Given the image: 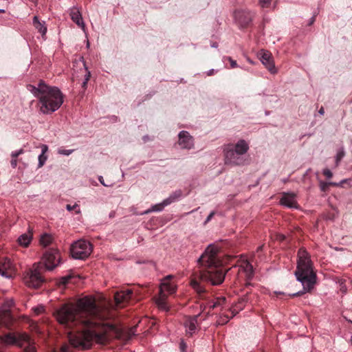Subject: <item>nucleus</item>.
<instances>
[{"mask_svg": "<svg viewBox=\"0 0 352 352\" xmlns=\"http://www.w3.org/2000/svg\"><path fill=\"white\" fill-rule=\"evenodd\" d=\"M96 306L94 298L85 296L77 302V307L64 305L56 311V318L59 323L72 328L81 325L82 329L76 334H69L72 346L80 349L91 348L92 342L105 344L109 339L108 333L116 331L111 324H98L84 315L95 311Z\"/></svg>", "mask_w": 352, "mask_h": 352, "instance_id": "nucleus-1", "label": "nucleus"}, {"mask_svg": "<svg viewBox=\"0 0 352 352\" xmlns=\"http://www.w3.org/2000/svg\"><path fill=\"white\" fill-rule=\"evenodd\" d=\"M218 252L217 246L210 244L197 259L198 264L207 267L206 270L200 272V280L212 285H221L225 279L226 273V270L221 266V261L217 258Z\"/></svg>", "mask_w": 352, "mask_h": 352, "instance_id": "nucleus-2", "label": "nucleus"}, {"mask_svg": "<svg viewBox=\"0 0 352 352\" xmlns=\"http://www.w3.org/2000/svg\"><path fill=\"white\" fill-rule=\"evenodd\" d=\"M28 89L38 99L40 111L44 114H51L57 111L63 103V94L55 86H49L40 80L38 86L29 85Z\"/></svg>", "mask_w": 352, "mask_h": 352, "instance_id": "nucleus-3", "label": "nucleus"}, {"mask_svg": "<svg viewBox=\"0 0 352 352\" xmlns=\"http://www.w3.org/2000/svg\"><path fill=\"white\" fill-rule=\"evenodd\" d=\"M294 274L297 280L302 283L303 289L289 294L290 296H300L314 288L317 276L313 270L310 255L303 248H300L298 252L297 267Z\"/></svg>", "mask_w": 352, "mask_h": 352, "instance_id": "nucleus-4", "label": "nucleus"}, {"mask_svg": "<svg viewBox=\"0 0 352 352\" xmlns=\"http://www.w3.org/2000/svg\"><path fill=\"white\" fill-rule=\"evenodd\" d=\"M249 145L244 140H239L236 144H225L223 148L224 164L230 166H242L246 162L244 155L248 151Z\"/></svg>", "mask_w": 352, "mask_h": 352, "instance_id": "nucleus-5", "label": "nucleus"}, {"mask_svg": "<svg viewBox=\"0 0 352 352\" xmlns=\"http://www.w3.org/2000/svg\"><path fill=\"white\" fill-rule=\"evenodd\" d=\"M45 270L42 263L34 264L24 275L25 284L29 287H39L45 281L42 274Z\"/></svg>", "mask_w": 352, "mask_h": 352, "instance_id": "nucleus-6", "label": "nucleus"}, {"mask_svg": "<svg viewBox=\"0 0 352 352\" xmlns=\"http://www.w3.org/2000/svg\"><path fill=\"white\" fill-rule=\"evenodd\" d=\"M92 252L91 244L85 240H78L74 242L71 247V254L75 259H85Z\"/></svg>", "mask_w": 352, "mask_h": 352, "instance_id": "nucleus-7", "label": "nucleus"}, {"mask_svg": "<svg viewBox=\"0 0 352 352\" xmlns=\"http://www.w3.org/2000/svg\"><path fill=\"white\" fill-rule=\"evenodd\" d=\"M43 265L46 270H53L60 262V252L56 249H49L43 255Z\"/></svg>", "mask_w": 352, "mask_h": 352, "instance_id": "nucleus-8", "label": "nucleus"}, {"mask_svg": "<svg viewBox=\"0 0 352 352\" xmlns=\"http://www.w3.org/2000/svg\"><path fill=\"white\" fill-rule=\"evenodd\" d=\"M254 14L248 10H239L234 12L235 22L240 28H247L252 21Z\"/></svg>", "mask_w": 352, "mask_h": 352, "instance_id": "nucleus-9", "label": "nucleus"}, {"mask_svg": "<svg viewBox=\"0 0 352 352\" xmlns=\"http://www.w3.org/2000/svg\"><path fill=\"white\" fill-rule=\"evenodd\" d=\"M182 195V192L181 190H177L173 193H171L168 197L163 200V201L160 204H157L152 206L151 208L146 211L144 213H148L150 212H160L166 206L170 205L172 203H174L179 199V198Z\"/></svg>", "mask_w": 352, "mask_h": 352, "instance_id": "nucleus-10", "label": "nucleus"}, {"mask_svg": "<svg viewBox=\"0 0 352 352\" xmlns=\"http://www.w3.org/2000/svg\"><path fill=\"white\" fill-rule=\"evenodd\" d=\"M180 148L190 150L194 148L193 137L186 131H181L178 134V142Z\"/></svg>", "mask_w": 352, "mask_h": 352, "instance_id": "nucleus-11", "label": "nucleus"}, {"mask_svg": "<svg viewBox=\"0 0 352 352\" xmlns=\"http://www.w3.org/2000/svg\"><path fill=\"white\" fill-rule=\"evenodd\" d=\"M19 339V347L23 349V352H36L34 340L28 333H20Z\"/></svg>", "mask_w": 352, "mask_h": 352, "instance_id": "nucleus-12", "label": "nucleus"}, {"mask_svg": "<svg viewBox=\"0 0 352 352\" xmlns=\"http://www.w3.org/2000/svg\"><path fill=\"white\" fill-rule=\"evenodd\" d=\"M259 55L261 63L268 71L272 74H276L277 69L274 65L272 54L268 51L262 50Z\"/></svg>", "mask_w": 352, "mask_h": 352, "instance_id": "nucleus-13", "label": "nucleus"}, {"mask_svg": "<svg viewBox=\"0 0 352 352\" xmlns=\"http://www.w3.org/2000/svg\"><path fill=\"white\" fill-rule=\"evenodd\" d=\"M200 314H197L186 318L184 325L187 335L191 336L197 332L198 327L197 320Z\"/></svg>", "mask_w": 352, "mask_h": 352, "instance_id": "nucleus-14", "label": "nucleus"}, {"mask_svg": "<svg viewBox=\"0 0 352 352\" xmlns=\"http://www.w3.org/2000/svg\"><path fill=\"white\" fill-rule=\"evenodd\" d=\"M280 204L289 208H298V205L296 200V195L292 192H284Z\"/></svg>", "mask_w": 352, "mask_h": 352, "instance_id": "nucleus-15", "label": "nucleus"}, {"mask_svg": "<svg viewBox=\"0 0 352 352\" xmlns=\"http://www.w3.org/2000/svg\"><path fill=\"white\" fill-rule=\"evenodd\" d=\"M133 291L131 289L121 290L114 295L115 302L117 305L127 302L131 298Z\"/></svg>", "mask_w": 352, "mask_h": 352, "instance_id": "nucleus-16", "label": "nucleus"}, {"mask_svg": "<svg viewBox=\"0 0 352 352\" xmlns=\"http://www.w3.org/2000/svg\"><path fill=\"white\" fill-rule=\"evenodd\" d=\"M19 333L16 336L8 333L1 337V342L7 345H16L19 347L20 344Z\"/></svg>", "mask_w": 352, "mask_h": 352, "instance_id": "nucleus-17", "label": "nucleus"}, {"mask_svg": "<svg viewBox=\"0 0 352 352\" xmlns=\"http://www.w3.org/2000/svg\"><path fill=\"white\" fill-rule=\"evenodd\" d=\"M70 16L72 20L76 23L79 27L82 28V29L85 28V23L82 17V15L80 12V11L76 8H73L71 10L70 12Z\"/></svg>", "mask_w": 352, "mask_h": 352, "instance_id": "nucleus-18", "label": "nucleus"}, {"mask_svg": "<svg viewBox=\"0 0 352 352\" xmlns=\"http://www.w3.org/2000/svg\"><path fill=\"white\" fill-rule=\"evenodd\" d=\"M32 23L34 27L41 34L43 37L47 33V26L44 21H41L37 16L33 17Z\"/></svg>", "mask_w": 352, "mask_h": 352, "instance_id": "nucleus-19", "label": "nucleus"}, {"mask_svg": "<svg viewBox=\"0 0 352 352\" xmlns=\"http://www.w3.org/2000/svg\"><path fill=\"white\" fill-rule=\"evenodd\" d=\"M32 239V234L29 231L28 233L21 234L18 238L17 241L21 245H22L23 247H28L29 245V244L30 243Z\"/></svg>", "mask_w": 352, "mask_h": 352, "instance_id": "nucleus-20", "label": "nucleus"}, {"mask_svg": "<svg viewBox=\"0 0 352 352\" xmlns=\"http://www.w3.org/2000/svg\"><path fill=\"white\" fill-rule=\"evenodd\" d=\"M241 267L245 273L246 278L251 280L254 276V268L250 262L246 261L241 265Z\"/></svg>", "mask_w": 352, "mask_h": 352, "instance_id": "nucleus-21", "label": "nucleus"}, {"mask_svg": "<svg viewBox=\"0 0 352 352\" xmlns=\"http://www.w3.org/2000/svg\"><path fill=\"white\" fill-rule=\"evenodd\" d=\"M10 267V260L7 258H4L3 263H2V267L0 266V275L6 278H10L11 276L6 270Z\"/></svg>", "mask_w": 352, "mask_h": 352, "instance_id": "nucleus-22", "label": "nucleus"}, {"mask_svg": "<svg viewBox=\"0 0 352 352\" xmlns=\"http://www.w3.org/2000/svg\"><path fill=\"white\" fill-rule=\"evenodd\" d=\"M41 149V153L38 155V168H41L45 164L47 159V156L45 155V153L47 151L48 146L46 144H42Z\"/></svg>", "mask_w": 352, "mask_h": 352, "instance_id": "nucleus-23", "label": "nucleus"}, {"mask_svg": "<svg viewBox=\"0 0 352 352\" xmlns=\"http://www.w3.org/2000/svg\"><path fill=\"white\" fill-rule=\"evenodd\" d=\"M190 285L193 288V289L199 295L205 293L206 289L203 285H201V283L199 282L196 279H193L190 282Z\"/></svg>", "mask_w": 352, "mask_h": 352, "instance_id": "nucleus-24", "label": "nucleus"}, {"mask_svg": "<svg viewBox=\"0 0 352 352\" xmlns=\"http://www.w3.org/2000/svg\"><path fill=\"white\" fill-rule=\"evenodd\" d=\"M53 236L51 234L44 233L41 236L40 244L43 247H47L52 243Z\"/></svg>", "mask_w": 352, "mask_h": 352, "instance_id": "nucleus-25", "label": "nucleus"}, {"mask_svg": "<svg viewBox=\"0 0 352 352\" xmlns=\"http://www.w3.org/2000/svg\"><path fill=\"white\" fill-rule=\"evenodd\" d=\"M164 291L167 292L168 294H171L175 292L176 287L175 286L166 283H162L161 284L160 287V293H164Z\"/></svg>", "mask_w": 352, "mask_h": 352, "instance_id": "nucleus-26", "label": "nucleus"}, {"mask_svg": "<svg viewBox=\"0 0 352 352\" xmlns=\"http://www.w3.org/2000/svg\"><path fill=\"white\" fill-rule=\"evenodd\" d=\"M166 298V296L164 293H160V296L156 299V304L159 308L167 309Z\"/></svg>", "mask_w": 352, "mask_h": 352, "instance_id": "nucleus-27", "label": "nucleus"}, {"mask_svg": "<svg viewBox=\"0 0 352 352\" xmlns=\"http://www.w3.org/2000/svg\"><path fill=\"white\" fill-rule=\"evenodd\" d=\"M319 186H320V189L321 191L327 192L329 190V186H339L340 184H337V182H326L320 181Z\"/></svg>", "mask_w": 352, "mask_h": 352, "instance_id": "nucleus-28", "label": "nucleus"}, {"mask_svg": "<svg viewBox=\"0 0 352 352\" xmlns=\"http://www.w3.org/2000/svg\"><path fill=\"white\" fill-rule=\"evenodd\" d=\"M345 155V151L343 147L338 149L336 155L335 157L336 166H338L340 164V161Z\"/></svg>", "mask_w": 352, "mask_h": 352, "instance_id": "nucleus-29", "label": "nucleus"}, {"mask_svg": "<svg viewBox=\"0 0 352 352\" xmlns=\"http://www.w3.org/2000/svg\"><path fill=\"white\" fill-rule=\"evenodd\" d=\"M225 302L226 298H219L216 300V301L213 302L211 305H210V308L214 309L217 307H221Z\"/></svg>", "mask_w": 352, "mask_h": 352, "instance_id": "nucleus-30", "label": "nucleus"}, {"mask_svg": "<svg viewBox=\"0 0 352 352\" xmlns=\"http://www.w3.org/2000/svg\"><path fill=\"white\" fill-rule=\"evenodd\" d=\"M14 302L12 298L6 299L2 305V308H3V311H7L11 307H12L14 306Z\"/></svg>", "mask_w": 352, "mask_h": 352, "instance_id": "nucleus-31", "label": "nucleus"}, {"mask_svg": "<svg viewBox=\"0 0 352 352\" xmlns=\"http://www.w3.org/2000/svg\"><path fill=\"white\" fill-rule=\"evenodd\" d=\"M84 65H85V63H84ZM85 69L87 71V72L85 74L84 81L82 82V87L83 88H86L87 85V82L89 81L90 76H91L90 72L88 71L87 67L86 66H85Z\"/></svg>", "mask_w": 352, "mask_h": 352, "instance_id": "nucleus-32", "label": "nucleus"}, {"mask_svg": "<svg viewBox=\"0 0 352 352\" xmlns=\"http://www.w3.org/2000/svg\"><path fill=\"white\" fill-rule=\"evenodd\" d=\"M230 320V318L227 316H221L219 319L217 321L218 324L219 325H223L226 323H228Z\"/></svg>", "mask_w": 352, "mask_h": 352, "instance_id": "nucleus-33", "label": "nucleus"}, {"mask_svg": "<svg viewBox=\"0 0 352 352\" xmlns=\"http://www.w3.org/2000/svg\"><path fill=\"white\" fill-rule=\"evenodd\" d=\"M74 149L66 150V149L60 148V149H58V153L59 154L63 155H69L70 154H72L74 152Z\"/></svg>", "mask_w": 352, "mask_h": 352, "instance_id": "nucleus-34", "label": "nucleus"}, {"mask_svg": "<svg viewBox=\"0 0 352 352\" xmlns=\"http://www.w3.org/2000/svg\"><path fill=\"white\" fill-rule=\"evenodd\" d=\"M24 153V150L21 148L19 150L12 152L11 157L12 158H17V157Z\"/></svg>", "mask_w": 352, "mask_h": 352, "instance_id": "nucleus-35", "label": "nucleus"}, {"mask_svg": "<svg viewBox=\"0 0 352 352\" xmlns=\"http://www.w3.org/2000/svg\"><path fill=\"white\" fill-rule=\"evenodd\" d=\"M272 0H259V4L262 8H268Z\"/></svg>", "mask_w": 352, "mask_h": 352, "instance_id": "nucleus-36", "label": "nucleus"}, {"mask_svg": "<svg viewBox=\"0 0 352 352\" xmlns=\"http://www.w3.org/2000/svg\"><path fill=\"white\" fill-rule=\"evenodd\" d=\"M322 173L323 175L328 179H330L333 176V173H331V171L328 169V168H324L322 170Z\"/></svg>", "mask_w": 352, "mask_h": 352, "instance_id": "nucleus-37", "label": "nucleus"}, {"mask_svg": "<svg viewBox=\"0 0 352 352\" xmlns=\"http://www.w3.org/2000/svg\"><path fill=\"white\" fill-rule=\"evenodd\" d=\"M228 60L230 63L231 68L237 67L238 65H237V63H236V60H234L231 57H228Z\"/></svg>", "mask_w": 352, "mask_h": 352, "instance_id": "nucleus-38", "label": "nucleus"}, {"mask_svg": "<svg viewBox=\"0 0 352 352\" xmlns=\"http://www.w3.org/2000/svg\"><path fill=\"white\" fill-rule=\"evenodd\" d=\"M33 309H34V311L36 314H40L41 313H42L44 311V307L43 306H40V307H36L34 308Z\"/></svg>", "mask_w": 352, "mask_h": 352, "instance_id": "nucleus-39", "label": "nucleus"}, {"mask_svg": "<svg viewBox=\"0 0 352 352\" xmlns=\"http://www.w3.org/2000/svg\"><path fill=\"white\" fill-rule=\"evenodd\" d=\"M214 214H215V212L212 211L207 217V218L204 222V224H206L208 222H209L212 219V218L214 217Z\"/></svg>", "mask_w": 352, "mask_h": 352, "instance_id": "nucleus-40", "label": "nucleus"}, {"mask_svg": "<svg viewBox=\"0 0 352 352\" xmlns=\"http://www.w3.org/2000/svg\"><path fill=\"white\" fill-rule=\"evenodd\" d=\"M78 208V204H74V205H73V206H71V205H69V204H67V205L66 206V209H67L68 211H72V210H74V209H76V208Z\"/></svg>", "mask_w": 352, "mask_h": 352, "instance_id": "nucleus-41", "label": "nucleus"}, {"mask_svg": "<svg viewBox=\"0 0 352 352\" xmlns=\"http://www.w3.org/2000/svg\"><path fill=\"white\" fill-rule=\"evenodd\" d=\"M10 164H11V166L13 168H15L17 166V160L16 158H12L11 161H10Z\"/></svg>", "mask_w": 352, "mask_h": 352, "instance_id": "nucleus-42", "label": "nucleus"}, {"mask_svg": "<svg viewBox=\"0 0 352 352\" xmlns=\"http://www.w3.org/2000/svg\"><path fill=\"white\" fill-rule=\"evenodd\" d=\"M70 278H71L70 276H64L61 278V283L65 285L68 282L69 279H70Z\"/></svg>", "mask_w": 352, "mask_h": 352, "instance_id": "nucleus-43", "label": "nucleus"}, {"mask_svg": "<svg viewBox=\"0 0 352 352\" xmlns=\"http://www.w3.org/2000/svg\"><path fill=\"white\" fill-rule=\"evenodd\" d=\"M98 180L99 182L101 183L102 185H103L104 186H110V185H108V184H106L104 182V179H103V177L102 176H99L98 177Z\"/></svg>", "mask_w": 352, "mask_h": 352, "instance_id": "nucleus-44", "label": "nucleus"}, {"mask_svg": "<svg viewBox=\"0 0 352 352\" xmlns=\"http://www.w3.org/2000/svg\"><path fill=\"white\" fill-rule=\"evenodd\" d=\"M186 347V344L184 343L183 342H181V344H180V349H181L182 352H185Z\"/></svg>", "mask_w": 352, "mask_h": 352, "instance_id": "nucleus-45", "label": "nucleus"}, {"mask_svg": "<svg viewBox=\"0 0 352 352\" xmlns=\"http://www.w3.org/2000/svg\"><path fill=\"white\" fill-rule=\"evenodd\" d=\"M315 20H316V16L314 15L313 16H311L310 18L308 25H311L314 23Z\"/></svg>", "mask_w": 352, "mask_h": 352, "instance_id": "nucleus-46", "label": "nucleus"}, {"mask_svg": "<svg viewBox=\"0 0 352 352\" xmlns=\"http://www.w3.org/2000/svg\"><path fill=\"white\" fill-rule=\"evenodd\" d=\"M1 25H8V26H11L12 25V23L11 22H6V21H2L0 23Z\"/></svg>", "mask_w": 352, "mask_h": 352, "instance_id": "nucleus-47", "label": "nucleus"}, {"mask_svg": "<svg viewBox=\"0 0 352 352\" xmlns=\"http://www.w3.org/2000/svg\"><path fill=\"white\" fill-rule=\"evenodd\" d=\"M347 180L348 179H344L341 180L340 182H337V184H340L339 186H342V184H344V183H346L347 182Z\"/></svg>", "mask_w": 352, "mask_h": 352, "instance_id": "nucleus-48", "label": "nucleus"}, {"mask_svg": "<svg viewBox=\"0 0 352 352\" xmlns=\"http://www.w3.org/2000/svg\"><path fill=\"white\" fill-rule=\"evenodd\" d=\"M214 72V69H210L208 72H207V75L208 76H212Z\"/></svg>", "mask_w": 352, "mask_h": 352, "instance_id": "nucleus-49", "label": "nucleus"}, {"mask_svg": "<svg viewBox=\"0 0 352 352\" xmlns=\"http://www.w3.org/2000/svg\"><path fill=\"white\" fill-rule=\"evenodd\" d=\"M318 113H319V114H320V115H322H322H324V108H323V107H321V108L320 109V110L318 111Z\"/></svg>", "mask_w": 352, "mask_h": 352, "instance_id": "nucleus-50", "label": "nucleus"}, {"mask_svg": "<svg viewBox=\"0 0 352 352\" xmlns=\"http://www.w3.org/2000/svg\"><path fill=\"white\" fill-rule=\"evenodd\" d=\"M142 139H143L144 142H146L148 140H149L150 138H149L148 135H144Z\"/></svg>", "mask_w": 352, "mask_h": 352, "instance_id": "nucleus-51", "label": "nucleus"}, {"mask_svg": "<svg viewBox=\"0 0 352 352\" xmlns=\"http://www.w3.org/2000/svg\"><path fill=\"white\" fill-rule=\"evenodd\" d=\"M115 216V212H111L110 214H109V217H113Z\"/></svg>", "mask_w": 352, "mask_h": 352, "instance_id": "nucleus-52", "label": "nucleus"}, {"mask_svg": "<svg viewBox=\"0 0 352 352\" xmlns=\"http://www.w3.org/2000/svg\"><path fill=\"white\" fill-rule=\"evenodd\" d=\"M242 300H243V302H246V301H248V298H247V297H246V296H244V297L242 298Z\"/></svg>", "mask_w": 352, "mask_h": 352, "instance_id": "nucleus-53", "label": "nucleus"}, {"mask_svg": "<svg viewBox=\"0 0 352 352\" xmlns=\"http://www.w3.org/2000/svg\"><path fill=\"white\" fill-rule=\"evenodd\" d=\"M172 276L171 275H168L167 276H166L165 279L166 280H168V279H170L171 278Z\"/></svg>", "mask_w": 352, "mask_h": 352, "instance_id": "nucleus-54", "label": "nucleus"}, {"mask_svg": "<svg viewBox=\"0 0 352 352\" xmlns=\"http://www.w3.org/2000/svg\"><path fill=\"white\" fill-rule=\"evenodd\" d=\"M212 47H217V43H213V44L212 45Z\"/></svg>", "mask_w": 352, "mask_h": 352, "instance_id": "nucleus-55", "label": "nucleus"}, {"mask_svg": "<svg viewBox=\"0 0 352 352\" xmlns=\"http://www.w3.org/2000/svg\"><path fill=\"white\" fill-rule=\"evenodd\" d=\"M262 248H263L262 246H259V247H258V248H257V252H258V251L261 250H262Z\"/></svg>", "mask_w": 352, "mask_h": 352, "instance_id": "nucleus-56", "label": "nucleus"}, {"mask_svg": "<svg viewBox=\"0 0 352 352\" xmlns=\"http://www.w3.org/2000/svg\"><path fill=\"white\" fill-rule=\"evenodd\" d=\"M5 12L4 9H0V13H4Z\"/></svg>", "mask_w": 352, "mask_h": 352, "instance_id": "nucleus-57", "label": "nucleus"}, {"mask_svg": "<svg viewBox=\"0 0 352 352\" xmlns=\"http://www.w3.org/2000/svg\"><path fill=\"white\" fill-rule=\"evenodd\" d=\"M76 212L77 214L80 213V209H79V208H78V210L76 211Z\"/></svg>", "mask_w": 352, "mask_h": 352, "instance_id": "nucleus-58", "label": "nucleus"}, {"mask_svg": "<svg viewBox=\"0 0 352 352\" xmlns=\"http://www.w3.org/2000/svg\"><path fill=\"white\" fill-rule=\"evenodd\" d=\"M87 47H89V41H87Z\"/></svg>", "mask_w": 352, "mask_h": 352, "instance_id": "nucleus-59", "label": "nucleus"}, {"mask_svg": "<svg viewBox=\"0 0 352 352\" xmlns=\"http://www.w3.org/2000/svg\"><path fill=\"white\" fill-rule=\"evenodd\" d=\"M350 341H351V345H352V336L351 337V340H350Z\"/></svg>", "mask_w": 352, "mask_h": 352, "instance_id": "nucleus-60", "label": "nucleus"}]
</instances>
